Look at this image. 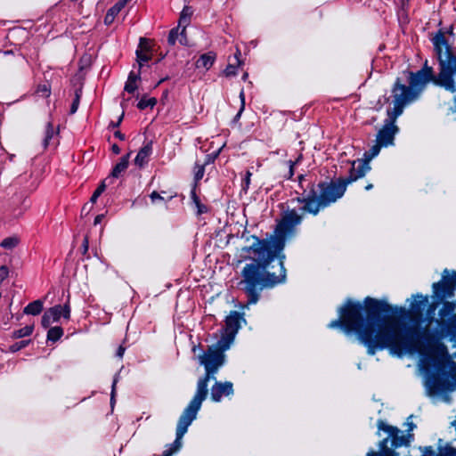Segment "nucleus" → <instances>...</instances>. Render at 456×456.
Returning <instances> with one entry per match:
<instances>
[{
    "label": "nucleus",
    "instance_id": "nucleus-1",
    "mask_svg": "<svg viewBox=\"0 0 456 456\" xmlns=\"http://www.w3.org/2000/svg\"><path fill=\"white\" fill-rule=\"evenodd\" d=\"M341 167L346 169L349 175L337 181L321 183L318 184V191L311 183L305 184V175H300L298 179L302 192H297L300 196L296 200L302 205L299 207L302 214H298L296 209L286 211L274 231V235L267 240L250 236L248 240L251 239L252 244L239 250L240 262L253 260L242 269V280L240 282L248 296L247 305L256 304L259 299V291L264 288L285 281L286 270L282 262L285 256L282 251L286 239L293 234L295 227L301 223L303 215H317L321 209L340 199L349 183L364 176L369 171L367 163L362 161H342Z\"/></svg>",
    "mask_w": 456,
    "mask_h": 456
},
{
    "label": "nucleus",
    "instance_id": "nucleus-2",
    "mask_svg": "<svg viewBox=\"0 0 456 456\" xmlns=\"http://www.w3.org/2000/svg\"><path fill=\"white\" fill-rule=\"evenodd\" d=\"M362 305L347 300L338 309L339 319L328 324L330 329L341 328L346 334L355 333L369 354L378 350L389 349L390 354L402 357L413 350V336L411 330L402 329L396 322L362 316Z\"/></svg>",
    "mask_w": 456,
    "mask_h": 456
},
{
    "label": "nucleus",
    "instance_id": "nucleus-3",
    "mask_svg": "<svg viewBox=\"0 0 456 456\" xmlns=\"http://www.w3.org/2000/svg\"><path fill=\"white\" fill-rule=\"evenodd\" d=\"M418 368L426 395L433 401L450 403L451 393L456 391V362L450 358L446 346L429 347L421 355Z\"/></svg>",
    "mask_w": 456,
    "mask_h": 456
},
{
    "label": "nucleus",
    "instance_id": "nucleus-4",
    "mask_svg": "<svg viewBox=\"0 0 456 456\" xmlns=\"http://www.w3.org/2000/svg\"><path fill=\"white\" fill-rule=\"evenodd\" d=\"M432 43L438 59L439 72L434 75L433 69L427 65L417 73L410 72L409 87L420 94L426 85L432 81L435 85L451 93H456V86H452L453 72L452 62L456 55L452 54L443 31H438L432 38Z\"/></svg>",
    "mask_w": 456,
    "mask_h": 456
},
{
    "label": "nucleus",
    "instance_id": "nucleus-5",
    "mask_svg": "<svg viewBox=\"0 0 456 456\" xmlns=\"http://www.w3.org/2000/svg\"><path fill=\"white\" fill-rule=\"evenodd\" d=\"M392 94L393 108L387 110V118L385 120L382 128L378 132L376 138V142L384 147H388L394 144L395 135L399 130L395 125L396 118L402 115L404 107L415 101L419 95L418 92L405 85H402L399 82V79L396 80L393 87Z\"/></svg>",
    "mask_w": 456,
    "mask_h": 456
},
{
    "label": "nucleus",
    "instance_id": "nucleus-6",
    "mask_svg": "<svg viewBox=\"0 0 456 456\" xmlns=\"http://www.w3.org/2000/svg\"><path fill=\"white\" fill-rule=\"evenodd\" d=\"M412 415L409 416L405 423L408 427L407 433H404L396 427L387 424L384 420H379V435L381 436L380 432H383L386 437L379 443V452L371 451L368 452L367 456H397L398 454L395 452V449L409 445L413 438V435L411 432L416 428V425L412 422Z\"/></svg>",
    "mask_w": 456,
    "mask_h": 456
},
{
    "label": "nucleus",
    "instance_id": "nucleus-7",
    "mask_svg": "<svg viewBox=\"0 0 456 456\" xmlns=\"http://www.w3.org/2000/svg\"><path fill=\"white\" fill-rule=\"evenodd\" d=\"M407 302H409V308L406 309L403 306H395L391 308V311L395 315H398L400 317H411L416 322V327L414 328H407L404 324L401 323L399 321L395 320L393 317H386L385 319H389L396 322L399 323V325L402 327V329H405L406 330H411L413 336V350L410 353H406L405 354H411L415 353L416 351V346H417V337H418V326L419 323V321L421 320L423 316L424 311L429 306V301L428 297L424 296L422 294H416L411 297V298L407 299Z\"/></svg>",
    "mask_w": 456,
    "mask_h": 456
},
{
    "label": "nucleus",
    "instance_id": "nucleus-8",
    "mask_svg": "<svg viewBox=\"0 0 456 456\" xmlns=\"http://www.w3.org/2000/svg\"><path fill=\"white\" fill-rule=\"evenodd\" d=\"M240 320L242 316L236 311H232L226 317L225 326L222 330L220 338V344L223 345L224 349H229L232 344L234 338L240 327Z\"/></svg>",
    "mask_w": 456,
    "mask_h": 456
},
{
    "label": "nucleus",
    "instance_id": "nucleus-9",
    "mask_svg": "<svg viewBox=\"0 0 456 456\" xmlns=\"http://www.w3.org/2000/svg\"><path fill=\"white\" fill-rule=\"evenodd\" d=\"M456 289V272L450 274L448 270H444L442 280L433 284V292L440 301L445 298L452 297Z\"/></svg>",
    "mask_w": 456,
    "mask_h": 456
},
{
    "label": "nucleus",
    "instance_id": "nucleus-10",
    "mask_svg": "<svg viewBox=\"0 0 456 456\" xmlns=\"http://www.w3.org/2000/svg\"><path fill=\"white\" fill-rule=\"evenodd\" d=\"M61 317L65 320L69 319L70 306L69 303H66L64 305H54L45 311L42 316V326L48 328L52 323L59 322Z\"/></svg>",
    "mask_w": 456,
    "mask_h": 456
},
{
    "label": "nucleus",
    "instance_id": "nucleus-11",
    "mask_svg": "<svg viewBox=\"0 0 456 456\" xmlns=\"http://www.w3.org/2000/svg\"><path fill=\"white\" fill-rule=\"evenodd\" d=\"M233 394V385L230 381L216 382L211 387V399L214 402H220L224 396H229Z\"/></svg>",
    "mask_w": 456,
    "mask_h": 456
},
{
    "label": "nucleus",
    "instance_id": "nucleus-12",
    "mask_svg": "<svg viewBox=\"0 0 456 456\" xmlns=\"http://www.w3.org/2000/svg\"><path fill=\"white\" fill-rule=\"evenodd\" d=\"M441 337L448 338L456 347V314L447 318L441 326Z\"/></svg>",
    "mask_w": 456,
    "mask_h": 456
},
{
    "label": "nucleus",
    "instance_id": "nucleus-13",
    "mask_svg": "<svg viewBox=\"0 0 456 456\" xmlns=\"http://www.w3.org/2000/svg\"><path fill=\"white\" fill-rule=\"evenodd\" d=\"M151 50L150 42L145 38H141L138 49L136 50V57L139 64V68L141 69L144 62L151 60Z\"/></svg>",
    "mask_w": 456,
    "mask_h": 456
},
{
    "label": "nucleus",
    "instance_id": "nucleus-14",
    "mask_svg": "<svg viewBox=\"0 0 456 456\" xmlns=\"http://www.w3.org/2000/svg\"><path fill=\"white\" fill-rule=\"evenodd\" d=\"M152 153V142H148L144 144L140 151H138L135 159L134 164L140 167H142L149 161V158Z\"/></svg>",
    "mask_w": 456,
    "mask_h": 456
},
{
    "label": "nucleus",
    "instance_id": "nucleus-15",
    "mask_svg": "<svg viewBox=\"0 0 456 456\" xmlns=\"http://www.w3.org/2000/svg\"><path fill=\"white\" fill-rule=\"evenodd\" d=\"M127 2L128 0H119L110 9H109L104 18V23L106 25L112 24L117 15L126 5Z\"/></svg>",
    "mask_w": 456,
    "mask_h": 456
},
{
    "label": "nucleus",
    "instance_id": "nucleus-16",
    "mask_svg": "<svg viewBox=\"0 0 456 456\" xmlns=\"http://www.w3.org/2000/svg\"><path fill=\"white\" fill-rule=\"evenodd\" d=\"M215 58L216 56L212 53L202 54L197 61L196 67L209 69L214 64Z\"/></svg>",
    "mask_w": 456,
    "mask_h": 456
},
{
    "label": "nucleus",
    "instance_id": "nucleus-17",
    "mask_svg": "<svg viewBox=\"0 0 456 456\" xmlns=\"http://www.w3.org/2000/svg\"><path fill=\"white\" fill-rule=\"evenodd\" d=\"M130 154H127L121 158L120 161L114 167L111 172L112 178H118L122 172H124L128 167Z\"/></svg>",
    "mask_w": 456,
    "mask_h": 456
},
{
    "label": "nucleus",
    "instance_id": "nucleus-18",
    "mask_svg": "<svg viewBox=\"0 0 456 456\" xmlns=\"http://www.w3.org/2000/svg\"><path fill=\"white\" fill-rule=\"evenodd\" d=\"M44 305L41 300H35L29 303L23 310L25 314L37 315L43 310Z\"/></svg>",
    "mask_w": 456,
    "mask_h": 456
},
{
    "label": "nucleus",
    "instance_id": "nucleus-19",
    "mask_svg": "<svg viewBox=\"0 0 456 456\" xmlns=\"http://www.w3.org/2000/svg\"><path fill=\"white\" fill-rule=\"evenodd\" d=\"M384 147L383 145H381L380 143H379L378 142H376V143L371 146V148L369 150V151L365 152L364 154V157H365V159H355L354 161H362V162H366L368 167H370L369 165V161L370 159H372L373 158H375L376 156L379 155V151H380V149ZM370 167H369L370 169Z\"/></svg>",
    "mask_w": 456,
    "mask_h": 456
},
{
    "label": "nucleus",
    "instance_id": "nucleus-20",
    "mask_svg": "<svg viewBox=\"0 0 456 456\" xmlns=\"http://www.w3.org/2000/svg\"><path fill=\"white\" fill-rule=\"evenodd\" d=\"M364 305L368 310L372 311L373 313H377L380 310H386L384 307L385 305L381 301L371 297H366L364 299Z\"/></svg>",
    "mask_w": 456,
    "mask_h": 456
},
{
    "label": "nucleus",
    "instance_id": "nucleus-21",
    "mask_svg": "<svg viewBox=\"0 0 456 456\" xmlns=\"http://www.w3.org/2000/svg\"><path fill=\"white\" fill-rule=\"evenodd\" d=\"M139 78V73L135 74L134 71H131L125 85V90L130 94L134 93L137 88L136 82Z\"/></svg>",
    "mask_w": 456,
    "mask_h": 456
},
{
    "label": "nucleus",
    "instance_id": "nucleus-22",
    "mask_svg": "<svg viewBox=\"0 0 456 456\" xmlns=\"http://www.w3.org/2000/svg\"><path fill=\"white\" fill-rule=\"evenodd\" d=\"M193 13V10L190 6H184L183 11L181 12L180 19H179V27L183 26L186 28L189 24L191 17Z\"/></svg>",
    "mask_w": 456,
    "mask_h": 456
},
{
    "label": "nucleus",
    "instance_id": "nucleus-23",
    "mask_svg": "<svg viewBox=\"0 0 456 456\" xmlns=\"http://www.w3.org/2000/svg\"><path fill=\"white\" fill-rule=\"evenodd\" d=\"M34 325H27L20 330H14L12 334V338H21L25 337H28L33 333Z\"/></svg>",
    "mask_w": 456,
    "mask_h": 456
},
{
    "label": "nucleus",
    "instance_id": "nucleus-24",
    "mask_svg": "<svg viewBox=\"0 0 456 456\" xmlns=\"http://www.w3.org/2000/svg\"><path fill=\"white\" fill-rule=\"evenodd\" d=\"M240 55V50H237V52L234 55L236 64H229L226 67V69L224 70V74L226 77H232V76H235L237 74V66H240L241 64L240 58H239Z\"/></svg>",
    "mask_w": 456,
    "mask_h": 456
},
{
    "label": "nucleus",
    "instance_id": "nucleus-25",
    "mask_svg": "<svg viewBox=\"0 0 456 456\" xmlns=\"http://www.w3.org/2000/svg\"><path fill=\"white\" fill-rule=\"evenodd\" d=\"M20 240L16 236H11L4 239L0 246L5 249L12 250L18 246Z\"/></svg>",
    "mask_w": 456,
    "mask_h": 456
},
{
    "label": "nucleus",
    "instance_id": "nucleus-26",
    "mask_svg": "<svg viewBox=\"0 0 456 456\" xmlns=\"http://www.w3.org/2000/svg\"><path fill=\"white\" fill-rule=\"evenodd\" d=\"M62 335H63V330L59 326H55V327L51 328L48 330L47 339L50 341L55 342L58 339H60Z\"/></svg>",
    "mask_w": 456,
    "mask_h": 456
},
{
    "label": "nucleus",
    "instance_id": "nucleus-27",
    "mask_svg": "<svg viewBox=\"0 0 456 456\" xmlns=\"http://www.w3.org/2000/svg\"><path fill=\"white\" fill-rule=\"evenodd\" d=\"M191 200H192L193 203L195 204V206L197 208V214L198 215H201L203 213H206L207 212V207L200 203L198 196L196 195L195 189L191 190Z\"/></svg>",
    "mask_w": 456,
    "mask_h": 456
},
{
    "label": "nucleus",
    "instance_id": "nucleus-28",
    "mask_svg": "<svg viewBox=\"0 0 456 456\" xmlns=\"http://www.w3.org/2000/svg\"><path fill=\"white\" fill-rule=\"evenodd\" d=\"M456 309V301L454 302H445L443 305V307L440 310V315L442 317H445L452 314Z\"/></svg>",
    "mask_w": 456,
    "mask_h": 456
},
{
    "label": "nucleus",
    "instance_id": "nucleus-29",
    "mask_svg": "<svg viewBox=\"0 0 456 456\" xmlns=\"http://www.w3.org/2000/svg\"><path fill=\"white\" fill-rule=\"evenodd\" d=\"M157 103V100L156 98L154 97H151V98H147V97H142L138 104H137V107L140 109V110H144L148 107H151V108H153Z\"/></svg>",
    "mask_w": 456,
    "mask_h": 456
},
{
    "label": "nucleus",
    "instance_id": "nucleus-30",
    "mask_svg": "<svg viewBox=\"0 0 456 456\" xmlns=\"http://www.w3.org/2000/svg\"><path fill=\"white\" fill-rule=\"evenodd\" d=\"M437 456H456V449L448 444L444 447H439Z\"/></svg>",
    "mask_w": 456,
    "mask_h": 456
},
{
    "label": "nucleus",
    "instance_id": "nucleus-31",
    "mask_svg": "<svg viewBox=\"0 0 456 456\" xmlns=\"http://www.w3.org/2000/svg\"><path fill=\"white\" fill-rule=\"evenodd\" d=\"M53 135H54V129L51 124H48L46 130H45V135L44 138V142H43L45 148L49 145L50 141L53 137Z\"/></svg>",
    "mask_w": 456,
    "mask_h": 456
},
{
    "label": "nucleus",
    "instance_id": "nucleus-32",
    "mask_svg": "<svg viewBox=\"0 0 456 456\" xmlns=\"http://www.w3.org/2000/svg\"><path fill=\"white\" fill-rule=\"evenodd\" d=\"M30 343V340H22L20 342H16L13 345L10 346L9 350L12 353H15L20 351V349L26 347Z\"/></svg>",
    "mask_w": 456,
    "mask_h": 456
},
{
    "label": "nucleus",
    "instance_id": "nucleus-33",
    "mask_svg": "<svg viewBox=\"0 0 456 456\" xmlns=\"http://www.w3.org/2000/svg\"><path fill=\"white\" fill-rule=\"evenodd\" d=\"M195 174H194V179L196 182H199L200 179H202L204 173H205V167L203 164H196L195 165Z\"/></svg>",
    "mask_w": 456,
    "mask_h": 456
},
{
    "label": "nucleus",
    "instance_id": "nucleus-34",
    "mask_svg": "<svg viewBox=\"0 0 456 456\" xmlns=\"http://www.w3.org/2000/svg\"><path fill=\"white\" fill-rule=\"evenodd\" d=\"M105 188H106V183L105 182H102L99 187L94 191V192L93 193L90 200L92 203H95L97 199L99 198V196L105 191Z\"/></svg>",
    "mask_w": 456,
    "mask_h": 456
},
{
    "label": "nucleus",
    "instance_id": "nucleus-35",
    "mask_svg": "<svg viewBox=\"0 0 456 456\" xmlns=\"http://www.w3.org/2000/svg\"><path fill=\"white\" fill-rule=\"evenodd\" d=\"M178 37H179V28H173L170 32H169V36H168V43L170 45H175L176 40L178 39Z\"/></svg>",
    "mask_w": 456,
    "mask_h": 456
},
{
    "label": "nucleus",
    "instance_id": "nucleus-36",
    "mask_svg": "<svg viewBox=\"0 0 456 456\" xmlns=\"http://www.w3.org/2000/svg\"><path fill=\"white\" fill-rule=\"evenodd\" d=\"M150 199L152 204H157L159 202L164 201V198L157 191H152L150 194Z\"/></svg>",
    "mask_w": 456,
    "mask_h": 456
},
{
    "label": "nucleus",
    "instance_id": "nucleus-37",
    "mask_svg": "<svg viewBox=\"0 0 456 456\" xmlns=\"http://www.w3.org/2000/svg\"><path fill=\"white\" fill-rule=\"evenodd\" d=\"M240 102H241V106H240V109L239 110V112L237 113L236 117H235V119H238L240 118L243 110H244V107H245V94H244V91L241 90L240 93Z\"/></svg>",
    "mask_w": 456,
    "mask_h": 456
},
{
    "label": "nucleus",
    "instance_id": "nucleus-38",
    "mask_svg": "<svg viewBox=\"0 0 456 456\" xmlns=\"http://www.w3.org/2000/svg\"><path fill=\"white\" fill-rule=\"evenodd\" d=\"M118 375L117 374L113 379V383H112V389H111V398H110V403L111 405L113 406L114 403H115V389H116V385H117V382H118Z\"/></svg>",
    "mask_w": 456,
    "mask_h": 456
},
{
    "label": "nucleus",
    "instance_id": "nucleus-39",
    "mask_svg": "<svg viewBox=\"0 0 456 456\" xmlns=\"http://www.w3.org/2000/svg\"><path fill=\"white\" fill-rule=\"evenodd\" d=\"M452 66H453L452 68H453L454 73H452V77H453L452 79V86L453 87H455L456 86V59L453 61ZM454 102H455V110H456V97L454 98Z\"/></svg>",
    "mask_w": 456,
    "mask_h": 456
},
{
    "label": "nucleus",
    "instance_id": "nucleus-40",
    "mask_svg": "<svg viewBox=\"0 0 456 456\" xmlns=\"http://www.w3.org/2000/svg\"><path fill=\"white\" fill-rule=\"evenodd\" d=\"M37 93H42V95L45 97H48L50 95V90L45 85L38 86Z\"/></svg>",
    "mask_w": 456,
    "mask_h": 456
},
{
    "label": "nucleus",
    "instance_id": "nucleus-41",
    "mask_svg": "<svg viewBox=\"0 0 456 456\" xmlns=\"http://www.w3.org/2000/svg\"><path fill=\"white\" fill-rule=\"evenodd\" d=\"M78 103H79V95L77 93L76 94V98L75 100L73 101L72 102V105H71V109H70V112L73 114L77 111V108H78Z\"/></svg>",
    "mask_w": 456,
    "mask_h": 456
},
{
    "label": "nucleus",
    "instance_id": "nucleus-42",
    "mask_svg": "<svg viewBox=\"0 0 456 456\" xmlns=\"http://www.w3.org/2000/svg\"><path fill=\"white\" fill-rule=\"evenodd\" d=\"M251 175H252V174L250 171L246 172V176H245L244 184H243L244 189H246L249 186Z\"/></svg>",
    "mask_w": 456,
    "mask_h": 456
},
{
    "label": "nucleus",
    "instance_id": "nucleus-43",
    "mask_svg": "<svg viewBox=\"0 0 456 456\" xmlns=\"http://www.w3.org/2000/svg\"><path fill=\"white\" fill-rule=\"evenodd\" d=\"M180 39H179V42L183 45H184L186 43V37H185V28L183 27L182 31L180 32Z\"/></svg>",
    "mask_w": 456,
    "mask_h": 456
},
{
    "label": "nucleus",
    "instance_id": "nucleus-44",
    "mask_svg": "<svg viewBox=\"0 0 456 456\" xmlns=\"http://www.w3.org/2000/svg\"><path fill=\"white\" fill-rule=\"evenodd\" d=\"M296 162L289 161V178H291L294 175V165Z\"/></svg>",
    "mask_w": 456,
    "mask_h": 456
},
{
    "label": "nucleus",
    "instance_id": "nucleus-45",
    "mask_svg": "<svg viewBox=\"0 0 456 456\" xmlns=\"http://www.w3.org/2000/svg\"><path fill=\"white\" fill-rule=\"evenodd\" d=\"M125 350H126V348L124 346H120L118 348L117 356L119 357V358H122L123 355H124Z\"/></svg>",
    "mask_w": 456,
    "mask_h": 456
},
{
    "label": "nucleus",
    "instance_id": "nucleus-46",
    "mask_svg": "<svg viewBox=\"0 0 456 456\" xmlns=\"http://www.w3.org/2000/svg\"><path fill=\"white\" fill-rule=\"evenodd\" d=\"M112 151L115 154H118L120 152V149L117 144L112 145Z\"/></svg>",
    "mask_w": 456,
    "mask_h": 456
},
{
    "label": "nucleus",
    "instance_id": "nucleus-47",
    "mask_svg": "<svg viewBox=\"0 0 456 456\" xmlns=\"http://www.w3.org/2000/svg\"><path fill=\"white\" fill-rule=\"evenodd\" d=\"M103 216L102 215H98L95 219H94V224H98L101 223L102 219Z\"/></svg>",
    "mask_w": 456,
    "mask_h": 456
},
{
    "label": "nucleus",
    "instance_id": "nucleus-48",
    "mask_svg": "<svg viewBox=\"0 0 456 456\" xmlns=\"http://www.w3.org/2000/svg\"><path fill=\"white\" fill-rule=\"evenodd\" d=\"M115 136L118 137L120 140H124L125 139V135L123 134H121L120 132H118V131L115 133Z\"/></svg>",
    "mask_w": 456,
    "mask_h": 456
},
{
    "label": "nucleus",
    "instance_id": "nucleus-49",
    "mask_svg": "<svg viewBox=\"0 0 456 456\" xmlns=\"http://www.w3.org/2000/svg\"><path fill=\"white\" fill-rule=\"evenodd\" d=\"M372 187H373V185H372L371 183H370V184L366 185L365 190L369 191V190H370Z\"/></svg>",
    "mask_w": 456,
    "mask_h": 456
},
{
    "label": "nucleus",
    "instance_id": "nucleus-50",
    "mask_svg": "<svg viewBox=\"0 0 456 456\" xmlns=\"http://www.w3.org/2000/svg\"><path fill=\"white\" fill-rule=\"evenodd\" d=\"M248 78V73H245L243 76H242V79L243 80H246Z\"/></svg>",
    "mask_w": 456,
    "mask_h": 456
},
{
    "label": "nucleus",
    "instance_id": "nucleus-51",
    "mask_svg": "<svg viewBox=\"0 0 456 456\" xmlns=\"http://www.w3.org/2000/svg\"><path fill=\"white\" fill-rule=\"evenodd\" d=\"M162 82H163V79H160V80L158 82V85H160Z\"/></svg>",
    "mask_w": 456,
    "mask_h": 456
},
{
    "label": "nucleus",
    "instance_id": "nucleus-52",
    "mask_svg": "<svg viewBox=\"0 0 456 456\" xmlns=\"http://www.w3.org/2000/svg\"><path fill=\"white\" fill-rule=\"evenodd\" d=\"M162 82H163V79H160V80L158 82V85H160Z\"/></svg>",
    "mask_w": 456,
    "mask_h": 456
},
{
    "label": "nucleus",
    "instance_id": "nucleus-53",
    "mask_svg": "<svg viewBox=\"0 0 456 456\" xmlns=\"http://www.w3.org/2000/svg\"><path fill=\"white\" fill-rule=\"evenodd\" d=\"M162 82H163V79H160V80L158 82V85H160Z\"/></svg>",
    "mask_w": 456,
    "mask_h": 456
},
{
    "label": "nucleus",
    "instance_id": "nucleus-54",
    "mask_svg": "<svg viewBox=\"0 0 456 456\" xmlns=\"http://www.w3.org/2000/svg\"><path fill=\"white\" fill-rule=\"evenodd\" d=\"M162 82H163V79H160V80L158 82V85H160Z\"/></svg>",
    "mask_w": 456,
    "mask_h": 456
},
{
    "label": "nucleus",
    "instance_id": "nucleus-55",
    "mask_svg": "<svg viewBox=\"0 0 456 456\" xmlns=\"http://www.w3.org/2000/svg\"><path fill=\"white\" fill-rule=\"evenodd\" d=\"M430 312H433L435 310V308L433 306H430Z\"/></svg>",
    "mask_w": 456,
    "mask_h": 456
},
{
    "label": "nucleus",
    "instance_id": "nucleus-56",
    "mask_svg": "<svg viewBox=\"0 0 456 456\" xmlns=\"http://www.w3.org/2000/svg\"><path fill=\"white\" fill-rule=\"evenodd\" d=\"M123 118V115L120 117V118L118 119V123L121 122V119Z\"/></svg>",
    "mask_w": 456,
    "mask_h": 456
},
{
    "label": "nucleus",
    "instance_id": "nucleus-57",
    "mask_svg": "<svg viewBox=\"0 0 456 456\" xmlns=\"http://www.w3.org/2000/svg\"><path fill=\"white\" fill-rule=\"evenodd\" d=\"M108 180H110V177L105 178V180L103 182L106 183V181H108Z\"/></svg>",
    "mask_w": 456,
    "mask_h": 456
},
{
    "label": "nucleus",
    "instance_id": "nucleus-58",
    "mask_svg": "<svg viewBox=\"0 0 456 456\" xmlns=\"http://www.w3.org/2000/svg\"><path fill=\"white\" fill-rule=\"evenodd\" d=\"M108 180H110V177L105 178V180L103 182L106 183V181H108Z\"/></svg>",
    "mask_w": 456,
    "mask_h": 456
},
{
    "label": "nucleus",
    "instance_id": "nucleus-59",
    "mask_svg": "<svg viewBox=\"0 0 456 456\" xmlns=\"http://www.w3.org/2000/svg\"><path fill=\"white\" fill-rule=\"evenodd\" d=\"M448 32H449L450 34H452V28H450V30H449Z\"/></svg>",
    "mask_w": 456,
    "mask_h": 456
}]
</instances>
